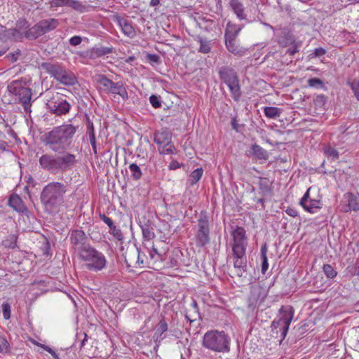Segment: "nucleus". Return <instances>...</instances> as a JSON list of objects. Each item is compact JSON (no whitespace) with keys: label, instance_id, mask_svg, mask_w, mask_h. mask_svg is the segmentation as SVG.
Listing matches in <instances>:
<instances>
[{"label":"nucleus","instance_id":"f257e3e1","mask_svg":"<svg viewBox=\"0 0 359 359\" xmlns=\"http://www.w3.org/2000/svg\"><path fill=\"white\" fill-rule=\"evenodd\" d=\"M79 130V126L63 123L53 127L41 137L45 147L53 152H67L73 143V139Z\"/></svg>","mask_w":359,"mask_h":359},{"label":"nucleus","instance_id":"f03ea898","mask_svg":"<svg viewBox=\"0 0 359 359\" xmlns=\"http://www.w3.org/2000/svg\"><path fill=\"white\" fill-rule=\"evenodd\" d=\"M232 241V258L233 267L237 270L238 275L242 276L247 271L246 250L248 247V236L246 231L243 226H236L231 231Z\"/></svg>","mask_w":359,"mask_h":359},{"label":"nucleus","instance_id":"7ed1b4c3","mask_svg":"<svg viewBox=\"0 0 359 359\" xmlns=\"http://www.w3.org/2000/svg\"><path fill=\"white\" fill-rule=\"evenodd\" d=\"M77 163L76 155L69 152L60 154H43L39 158L40 168L51 174L65 172L73 168Z\"/></svg>","mask_w":359,"mask_h":359},{"label":"nucleus","instance_id":"20e7f679","mask_svg":"<svg viewBox=\"0 0 359 359\" xmlns=\"http://www.w3.org/2000/svg\"><path fill=\"white\" fill-rule=\"evenodd\" d=\"M67 186L60 182H50L42 189L40 200L45 212L51 214L65 202Z\"/></svg>","mask_w":359,"mask_h":359},{"label":"nucleus","instance_id":"39448f33","mask_svg":"<svg viewBox=\"0 0 359 359\" xmlns=\"http://www.w3.org/2000/svg\"><path fill=\"white\" fill-rule=\"evenodd\" d=\"M294 315V309L292 306H282L278 316L271 323L272 336L279 339L280 344L287 336Z\"/></svg>","mask_w":359,"mask_h":359},{"label":"nucleus","instance_id":"423d86ee","mask_svg":"<svg viewBox=\"0 0 359 359\" xmlns=\"http://www.w3.org/2000/svg\"><path fill=\"white\" fill-rule=\"evenodd\" d=\"M202 345L204 348L215 352H229L230 338L224 331L210 330L204 334Z\"/></svg>","mask_w":359,"mask_h":359},{"label":"nucleus","instance_id":"0eeeda50","mask_svg":"<svg viewBox=\"0 0 359 359\" xmlns=\"http://www.w3.org/2000/svg\"><path fill=\"white\" fill-rule=\"evenodd\" d=\"M78 255L79 259L84 262L86 268L89 271L97 272L106 266L105 256L91 245L83 247Z\"/></svg>","mask_w":359,"mask_h":359},{"label":"nucleus","instance_id":"6e6552de","mask_svg":"<svg viewBox=\"0 0 359 359\" xmlns=\"http://www.w3.org/2000/svg\"><path fill=\"white\" fill-rule=\"evenodd\" d=\"M8 91L17 97L19 103H20L24 108L26 113H30L31 110V99H32V90L27 86V83L23 79H18L11 81L7 86Z\"/></svg>","mask_w":359,"mask_h":359},{"label":"nucleus","instance_id":"1a4fd4ad","mask_svg":"<svg viewBox=\"0 0 359 359\" xmlns=\"http://www.w3.org/2000/svg\"><path fill=\"white\" fill-rule=\"evenodd\" d=\"M218 74L220 80L228 86L233 100L238 102L241 97V90L236 72L229 66H223L219 68Z\"/></svg>","mask_w":359,"mask_h":359},{"label":"nucleus","instance_id":"9d476101","mask_svg":"<svg viewBox=\"0 0 359 359\" xmlns=\"http://www.w3.org/2000/svg\"><path fill=\"white\" fill-rule=\"evenodd\" d=\"M154 141L161 155L175 154L177 149L172 142V133L167 128H161L154 133Z\"/></svg>","mask_w":359,"mask_h":359},{"label":"nucleus","instance_id":"9b49d317","mask_svg":"<svg viewBox=\"0 0 359 359\" xmlns=\"http://www.w3.org/2000/svg\"><path fill=\"white\" fill-rule=\"evenodd\" d=\"M196 244L204 247L210 243L209 219L205 211H201L198 219V230L195 236Z\"/></svg>","mask_w":359,"mask_h":359},{"label":"nucleus","instance_id":"f8f14e48","mask_svg":"<svg viewBox=\"0 0 359 359\" xmlns=\"http://www.w3.org/2000/svg\"><path fill=\"white\" fill-rule=\"evenodd\" d=\"M46 106L52 114L57 116L65 115L71 109L70 104L65 99L64 95L59 93L53 95L48 100Z\"/></svg>","mask_w":359,"mask_h":359},{"label":"nucleus","instance_id":"ddd939ff","mask_svg":"<svg viewBox=\"0 0 359 359\" xmlns=\"http://www.w3.org/2000/svg\"><path fill=\"white\" fill-rule=\"evenodd\" d=\"M112 46H95L85 51L79 52L78 55L85 59L95 60L113 52Z\"/></svg>","mask_w":359,"mask_h":359},{"label":"nucleus","instance_id":"4468645a","mask_svg":"<svg viewBox=\"0 0 359 359\" xmlns=\"http://www.w3.org/2000/svg\"><path fill=\"white\" fill-rule=\"evenodd\" d=\"M69 240L73 248L78 251V254H79V251L83 247L90 245L87 243L88 238L85 232L81 229L72 230L69 233Z\"/></svg>","mask_w":359,"mask_h":359},{"label":"nucleus","instance_id":"2eb2a0df","mask_svg":"<svg viewBox=\"0 0 359 359\" xmlns=\"http://www.w3.org/2000/svg\"><path fill=\"white\" fill-rule=\"evenodd\" d=\"M266 291L261 286H253L248 298V306L255 308L259 306L266 297Z\"/></svg>","mask_w":359,"mask_h":359},{"label":"nucleus","instance_id":"dca6fc26","mask_svg":"<svg viewBox=\"0 0 359 359\" xmlns=\"http://www.w3.org/2000/svg\"><path fill=\"white\" fill-rule=\"evenodd\" d=\"M115 20L118 23L124 35L130 39H133L137 35L136 31L131 21L121 16H116Z\"/></svg>","mask_w":359,"mask_h":359},{"label":"nucleus","instance_id":"f3484780","mask_svg":"<svg viewBox=\"0 0 359 359\" xmlns=\"http://www.w3.org/2000/svg\"><path fill=\"white\" fill-rule=\"evenodd\" d=\"M54 79L66 86H73L76 82L75 75L70 71L63 68L62 66L54 76Z\"/></svg>","mask_w":359,"mask_h":359},{"label":"nucleus","instance_id":"a211bd4d","mask_svg":"<svg viewBox=\"0 0 359 359\" xmlns=\"http://www.w3.org/2000/svg\"><path fill=\"white\" fill-rule=\"evenodd\" d=\"M344 200L346 203L344 206V211L347 212L351 210L357 211L359 210L358 198L351 192H347L344 195Z\"/></svg>","mask_w":359,"mask_h":359},{"label":"nucleus","instance_id":"6ab92c4d","mask_svg":"<svg viewBox=\"0 0 359 359\" xmlns=\"http://www.w3.org/2000/svg\"><path fill=\"white\" fill-rule=\"evenodd\" d=\"M8 205L18 212L25 213L27 212V208L23 201L16 194H13L9 196Z\"/></svg>","mask_w":359,"mask_h":359},{"label":"nucleus","instance_id":"aec40b11","mask_svg":"<svg viewBox=\"0 0 359 359\" xmlns=\"http://www.w3.org/2000/svg\"><path fill=\"white\" fill-rule=\"evenodd\" d=\"M229 6L240 20L247 19V15L245 13V6L240 0H229Z\"/></svg>","mask_w":359,"mask_h":359},{"label":"nucleus","instance_id":"412c9836","mask_svg":"<svg viewBox=\"0 0 359 359\" xmlns=\"http://www.w3.org/2000/svg\"><path fill=\"white\" fill-rule=\"evenodd\" d=\"M86 117L87 133L89 136L90 142L92 146V149H93L94 154L97 155V144H96L95 133L93 123L90 119V117L88 115H86Z\"/></svg>","mask_w":359,"mask_h":359},{"label":"nucleus","instance_id":"4be33fe9","mask_svg":"<svg viewBox=\"0 0 359 359\" xmlns=\"http://www.w3.org/2000/svg\"><path fill=\"white\" fill-rule=\"evenodd\" d=\"M110 94L118 95L121 97L123 101L128 100V94L126 90V87L124 86L122 81L114 82Z\"/></svg>","mask_w":359,"mask_h":359},{"label":"nucleus","instance_id":"5701e85b","mask_svg":"<svg viewBox=\"0 0 359 359\" xmlns=\"http://www.w3.org/2000/svg\"><path fill=\"white\" fill-rule=\"evenodd\" d=\"M241 29V25L228 22L225 29L224 39H236Z\"/></svg>","mask_w":359,"mask_h":359},{"label":"nucleus","instance_id":"b1692460","mask_svg":"<svg viewBox=\"0 0 359 359\" xmlns=\"http://www.w3.org/2000/svg\"><path fill=\"white\" fill-rule=\"evenodd\" d=\"M39 23L43 34L55 29L59 25L58 20L55 18L42 20L39 21Z\"/></svg>","mask_w":359,"mask_h":359},{"label":"nucleus","instance_id":"393cba45","mask_svg":"<svg viewBox=\"0 0 359 359\" xmlns=\"http://www.w3.org/2000/svg\"><path fill=\"white\" fill-rule=\"evenodd\" d=\"M140 226L142 232L144 241H150L156 237L154 228L151 226L149 221L143 224H140Z\"/></svg>","mask_w":359,"mask_h":359},{"label":"nucleus","instance_id":"a878e982","mask_svg":"<svg viewBox=\"0 0 359 359\" xmlns=\"http://www.w3.org/2000/svg\"><path fill=\"white\" fill-rule=\"evenodd\" d=\"M236 39H225V44L227 50L231 53L237 55H242L244 50L236 43Z\"/></svg>","mask_w":359,"mask_h":359},{"label":"nucleus","instance_id":"bb28decb","mask_svg":"<svg viewBox=\"0 0 359 359\" xmlns=\"http://www.w3.org/2000/svg\"><path fill=\"white\" fill-rule=\"evenodd\" d=\"M271 182L267 177H259V189L260 194L262 196H264L270 194L272 191Z\"/></svg>","mask_w":359,"mask_h":359},{"label":"nucleus","instance_id":"cd10ccee","mask_svg":"<svg viewBox=\"0 0 359 359\" xmlns=\"http://www.w3.org/2000/svg\"><path fill=\"white\" fill-rule=\"evenodd\" d=\"M97 81L98 84L100 86V88L107 94H110V91L111 89V86L114 83V81L111 79H108L104 74H100L97 76Z\"/></svg>","mask_w":359,"mask_h":359},{"label":"nucleus","instance_id":"c85d7f7f","mask_svg":"<svg viewBox=\"0 0 359 359\" xmlns=\"http://www.w3.org/2000/svg\"><path fill=\"white\" fill-rule=\"evenodd\" d=\"M251 154L256 159L259 160H266L269 158L267 151L256 144H252L251 147Z\"/></svg>","mask_w":359,"mask_h":359},{"label":"nucleus","instance_id":"c756f323","mask_svg":"<svg viewBox=\"0 0 359 359\" xmlns=\"http://www.w3.org/2000/svg\"><path fill=\"white\" fill-rule=\"evenodd\" d=\"M197 43L200 44L198 52L204 54H208L211 52L212 43L211 41L208 40L206 38H203L201 36H198L196 38Z\"/></svg>","mask_w":359,"mask_h":359},{"label":"nucleus","instance_id":"7c9ffc66","mask_svg":"<svg viewBox=\"0 0 359 359\" xmlns=\"http://www.w3.org/2000/svg\"><path fill=\"white\" fill-rule=\"evenodd\" d=\"M302 208L310 213H315L322 208V203L319 200L310 199L308 203L301 205Z\"/></svg>","mask_w":359,"mask_h":359},{"label":"nucleus","instance_id":"2f4dec72","mask_svg":"<svg viewBox=\"0 0 359 359\" xmlns=\"http://www.w3.org/2000/svg\"><path fill=\"white\" fill-rule=\"evenodd\" d=\"M39 23L38 22L31 28H29L25 34V36L28 39H36V38L43 35V32L40 27Z\"/></svg>","mask_w":359,"mask_h":359},{"label":"nucleus","instance_id":"473e14b6","mask_svg":"<svg viewBox=\"0 0 359 359\" xmlns=\"http://www.w3.org/2000/svg\"><path fill=\"white\" fill-rule=\"evenodd\" d=\"M40 67L42 69L54 77L61 67V65L58 64H52L50 62H44L41 64Z\"/></svg>","mask_w":359,"mask_h":359},{"label":"nucleus","instance_id":"72a5a7b5","mask_svg":"<svg viewBox=\"0 0 359 359\" xmlns=\"http://www.w3.org/2000/svg\"><path fill=\"white\" fill-rule=\"evenodd\" d=\"M283 110L280 108L276 107H264V115L269 118L275 119L278 118Z\"/></svg>","mask_w":359,"mask_h":359},{"label":"nucleus","instance_id":"f704fd0d","mask_svg":"<svg viewBox=\"0 0 359 359\" xmlns=\"http://www.w3.org/2000/svg\"><path fill=\"white\" fill-rule=\"evenodd\" d=\"M203 170L202 168H197L194 170L189 176V183L190 186L196 184L202 177Z\"/></svg>","mask_w":359,"mask_h":359},{"label":"nucleus","instance_id":"c9c22d12","mask_svg":"<svg viewBox=\"0 0 359 359\" xmlns=\"http://www.w3.org/2000/svg\"><path fill=\"white\" fill-rule=\"evenodd\" d=\"M323 152L327 158H330L332 160H337L339 158V156L338 151L330 144L324 147Z\"/></svg>","mask_w":359,"mask_h":359},{"label":"nucleus","instance_id":"e433bc0d","mask_svg":"<svg viewBox=\"0 0 359 359\" xmlns=\"http://www.w3.org/2000/svg\"><path fill=\"white\" fill-rule=\"evenodd\" d=\"M129 170L131 172V177L134 180H139L142 176V172L139 165L136 163H131L129 165Z\"/></svg>","mask_w":359,"mask_h":359},{"label":"nucleus","instance_id":"4c0bfd02","mask_svg":"<svg viewBox=\"0 0 359 359\" xmlns=\"http://www.w3.org/2000/svg\"><path fill=\"white\" fill-rule=\"evenodd\" d=\"M323 271L327 278L333 279L337 275V271L334 267L328 264H324L323 266Z\"/></svg>","mask_w":359,"mask_h":359},{"label":"nucleus","instance_id":"58836bf2","mask_svg":"<svg viewBox=\"0 0 359 359\" xmlns=\"http://www.w3.org/2000/svg\"><path fill=\"white\" fill-rule=\"evenodd\" d=\"M347 84L350 86L356 100L359 102V80L353 79L351 81H348Z\"/></svg>","mask_w":359,"mask_h":359},{"label":"nucleus","instance_id":"ea45409f","mask_svg":"<svg viewBox=\"0 0 359 359\" xmlns=\"http://www.w3.org/2000/svg\"><path fill=\"white\" fill-rule=\"evenodd\" d=\"M109 233L118 241H123L124 238L123 234L121 230L117 227L115 224L109 228Z\"/></svg>","mask_w":359,"mask_h":359},{"label":"nucleus","instance_id":"a19ab883","mask_svg":"<svg viewBox=\"0 0 359 359\" xmlns=\"http://www.w3.org/2000/svg\"><path fill=\"white\" fill-rule=\"evenodd\" d=\"M147 249L151 259H161V255L158 252V250L154 247V245H151L150 249L149 248H147Z\"/></svg>","mask_w":359,"mask_h":359},{"label":"nucleus","instance_id":"79ce46f5","mask_svg":"<svg viewBox=\"0 0 359 359\" xmlns=\"http://www.w3.org/2000/svg\"><path fill=\"white\" fill-rule=\"evenodd\" d=\"M168 330V325L167 323L164 318V317H162V318L160 320L156 329V332L158 333L160 335H161L163 333L166 332Z\"/></svg>","mask_w":359,"mask_h":359},{"label":"nucleus","instance_id":"37998d69","mask_svg":"<svg viewBox=\"0 0 359 359\" xmlns=\"http://www.w3.org/2000/svg\"><path fill=\"white\" fill-rule=\"evenodd\" d=\"M308 84L310 87H320L323 88L324 86L323 81L318 78H311L308 80Z\"/></svg>","mask_w":359,"mask_h":359},{"label":"nucleus","instance_id":"c03bdc74","mask_svg":"<svg viewBox=\"0 0 359 359\" xmlns=\"http://www.w3.org/2000/svg\"><path fill=\"white\" fill-rule=\"evenodd\" d=\"M67 7H71L76 11H81L83 6L77 0H67Z\"/></svg>","mask_w":359,"mask_h":359},{"label":"nucleus","instance_id":"a18cd8bd","mask_svg":"<svg viewBox=\"0 0 359 359\" xmlns=\"http://www.w3.org/2000/svg\"><path fill=\"white\" fill-rule=\"evenodd\" d=\"M9 350V344L4 337L0 336V353H6Z\"/></svg>","mask_w":359,"mask_h":359},{"label":"nucleus","instance_id":"49530a36","mask_svg":"<svg viewBox=\"0 0 359 359\" xmlns=\"http://www.w3.org/2000/svg\"><path fill=\"white\" fill-rule=\"evenodd\" d=\"M327 97L323 94L317 95L314 99V103L316 106L321 107L325 104Z\"/></svg>","mask_w":359,"mask_h":359},{"label":"nucleus","instance_id":"de8ad7c7","mask_svg":"<svg viewBox=\"0 0 359 359\" xmlns=\"http://www.w3.org/2000/svg\"><path fill=\"white\" fill-rule=\"evenodd\" d=\"M149 102L153 107L157 109L161 107V102L160 100V97L152 95L149 97Z\"/></svg>","mask_w":359,"mask_h":359},{"label":"nucleus","instance_id":"09e8293b","mask_svg":"<svg viewBox=\"0 0 359 359\" xmlns=\"http://www.w3.org/2000/svg\"><path fill=\"white\" fill-rule=\"evenodd\" d=\"M346 271L351 276H359V269L356 262L354 265L348 266L346 268Z\"/></svg>","mask_w":359,"mask_h":359},{"label":"nucleus","instance_id":"8fccbe9b","mask_svg":"<svg viewBox=\"0 0 359 359\" xmlns=\"http://www.w3.org/2000/svg\"><path fill=\"white\" fill-rule=\"evenodd\" d=\"M326 54V50L322 47L315 48L313 52L309 55L311 57H321Z\"/></svg>","mask_w":359,"mask_h":359},{"label":"nucleus","instance_id":"3c124183","mask_svg":"<svg viewBox=\"0 0 359 359\" xmlns=\"http://www.w3.org/2000/svg\"><path fill=\"white\" fill-rule=\"evenodd\" d=\"M67 0H52L50 2V7L57 8L67 6Z\"/></svg>","mask_w":359,"mask_h":359},{"label":"nucleus","instance_id":"603ef678","mask_svg":"<svg viewBox=\"0 0 359 359\" xmlns=\"http://www.w3.org/2000/svg\"><path fill=\"white\" fill-rule=\"evenodd\" d=\"M99 217L103 222H104L109 226V228L114 225L113 220L109 217L106 216L104 214H100Z\"/></svg>","mask_w":359,"mask_h":359},{"label":"nucleus","instance_id":"864d4df0","mask_svg":"<svg viewBox=\"0 0 359 359\" xmlns=\"http://www.w3.org/2000/svg\"><path fill=\"white\" fill-rule=\"evenodd\" d=\"M146 57L150 62L158 64L161 62L160 57L157 54H147Z\"/></svg>","mask_w":359,"mask_h":359},{"label":"nucleus","instance_id":"5fc2aeb1","mask_svg":"<svg viewBox=\"0 0 359 359\" xmlns=\"http://www.w3.org/2000/svg\"><path fill=\"white\" fill-rule=\"evenodd\" d=\"M3 316L6 320H8L11 317V306L8 304L3 305Z\"/></svg>","mask_w":359,"mask_h":359},{"label":"nucleus","instance_id":"6e6d98bb","mask_svg":"<svg viewBox=\"0 0 359 359\" xmlns=\"http://www.w3.org/2000/svg\"><path fill=\"white\" fill-rule=\"evenodd\" d=\"M82 41V39L79 36H74L69 39V43L70 45L73 46H76L79 45Z\"/></svg>","mask_w":359,"mask_h":359},{"label":"nucleus","instance_id":"4d7b16f0","mask_svg":"<svg viewBox=\"0 0 359 359\" xmlns=\"http://www.w3.org/2000/svg\"><path fill=\"white\" fill-rule=\"evenodd\" d=\"M285 212L292 217H297L298 216V211L292 207H287L285 210Z\"/></svg>","mask_w":359,"mask_h":359},{"label":"nucleus","instance_id":"13d9d810","mask_svg":"<svg viewBox=\"0 0 359 359\" xmlns=\"http://www.w3.org/2000/svg\"><path fill=\"white\" fill-rule=\"evenodd\" d=\"M310 189H311V188H309L307 189V191H306V193L304 194V195L303 196V197L301 198L300 202H299L300 205H304L306 202L308 203V201L310 199H311L310 198V194H309Z\"/></svg>","mask_w":359,"mask_h":359},{"label":"nucleus","instance_id":"bf43d9fd","mask_svg":"<svg viewBox=\"0 0 359 359\" xmlns=\"http://www.w3.org/2000/svg\"><path fill=\"white\" fill-rule=\"evenodd\" d=\"M41 347L49 353L52 355L54 359H60L58 355L55 353L54 350H53L50 347L46 345H41Z\"/></svg>","mask_w":359,"mask_h":359},{"label":"nucleus","instance_id":"052dcab7","mask_svg":"<svg viewBox=\"0 0 359 359\" xmlns=\"http://www.w3.org/2000/svg\"><path fill=\"white\" fill-rule=\"evenodd\" d=\"M262 273L264 274L269 268L267 257H262Z\"/></svg>","mask_w":359,"mask_h":359},{"label":"nucleus","instance_id":"680f3d73","mask_svg":"<svg viewBox=\"0 0 359 359\" xmlns=\"http://www.w3.org/2000/svg\"><path fill=\"white\" fill-rule=\"evenodd\" d=\"M180 165H181L180 164V163H179L177 161H176V160H172V161L170 163V164H169V165H168V168H169V170H176V169H177V168H180Z\"/></svg>","mask_w":359,"mask_h":359},{"label":"nucleus","instance_id":"e2e57ef3","mask_svg":"<svg viewBox=\"0 0 359 359\" xmlns=\"http://www.w3.org/2000/svg\"><path fill=\"white\" fill-rule=\"evenodd\" d=\"M19 53H9L8 55H7L6 56V58H8V60H10L12 62H15L17 61L18 60V57H17V55H18Z\"/></svg>","mask_w":359,"mask_h":359},{"label":"nucleus","instance_id":"0e129e2a","mask_svg":"<svg viewBox=\"0 0 359 359\" xmlns=\"http://www.w3.org/2000/svg\"><path fill=\"white\" fill-rule=\"evenodd\" d=\"M253 201L257 203H259L262 206V209H264L265 208V205H264V203H265V199L264 198V197L262 198H255L253 199Z\"/></svg>","mask_w":359,"mask_h":359},{"label":"nucleus","instance_id":"69168bd1","mask_svg":"<svg viewBox=\"0 0 359 359\" xmlns=\"http://www.w3.org/2000/svg\"><path fill=\"white\" fill-rule=\"evenodd\" d=\"M297 52H298V48L296 46H294L288 48L287 50V53H288L290 55H294Z\"/></svg>","mask_w":359,"mask_h":359},{"label":"nucleus","instance_id":"338daca9","mask_svg":"<svg viewBox=\"0 0 359 359\" xmlns=\"http://www.w3.org/2000/svg\"><path fill=\"white\" fill-rule=\"evenodd\" d=\"M6 32L8 33V35H11L13 37H15L19 33L16 28L6 29Z\"/></svg>","mask_w":359,"mask_h":359},{"label":"nucleus","instance_id":"774afa93","mask_svg":"<svg viewBox=\"0 0 359 359\" xmlns=\"http://www.w3.org/2000/svg\"><path fill=\"white\" fill-rule=\"evenodd\" d=\"M261 256L262 257H267V245L266 243L261 248Z\"/></svg>","mask_w":359,"mask_h":359}]
</instances>
